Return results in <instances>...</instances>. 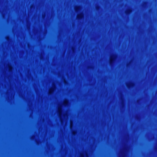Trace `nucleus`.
I'll return each instance as SVG.
<instances>
[{
	"label": "nucleus",
	"mask_w": 157,
	"mask_h": 157,
	"mask_svg": "<svg viewBox=\"0 0 157 157\" xmlns=\"http://www.w3.org/2000/svg\"><path fill=\"white\" fill-rule=\"evenodd\" d=\"M59 115L60 116H61V109L60 108H59Z\"/></svg>",
	"instance_id": "nucleus-1"
}]
</instances>
